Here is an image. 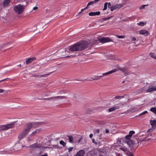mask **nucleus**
Listing matches in <instances>:
<instances>
[{
  "instance_id": "1",
  "label": "nucleus",
  "mask_w": 156,
  "mask_h": 156,
  "mask_svg": "<svg viewBox=\"0 0 156 156\" xmlns=\"http://www.w3.org/2000/svg\"><path fill=\"white\" fill-rule=\"evenodd\" d=\"M41 122H39L27 123L23 129L18 134V140L20 141L25 137L33 127H37L39 125H41Z\"/></svg>"
},
{
  "instance_id": "2",
  "label": "nucleus",
  "mask_w": 156,
  "mask_h": 156,
  "mask_svg": "<svg viewBox=\"0 0 156 156\" xmlns=\"http://www.w3.org/2000/svg\"><path fill=\"white\" fill-rule=\"evenodd\" d=\"M88 45L86 42L81 41L69 47V50L71 51H77L84 49Z\"/></svg>"
},
{
  "instance_id": "3",
  "label": "nucleus",
  "mask_w": 156,
  "mask_h": 156,
  "mask_svg": "<svg viewBox=\"0 0 156 156\" xmlns=\"http://www.w3.org/2000/svg\"><path fill=\"white\" fill-rule=\"evenodd\" d=\"M118 69H115L111 71H109L107 72L104 73L102 74V75H107L108 74H111L112 73H114L117 71L119 69L120 70L122 71L124 73H125L126 74L128 75V74L127 73L128 71L127 69L126 68H123L121 69L120 68H118Z\"/></svg>"
},
{
  "instance_id": "4",
  "label": "nucleus",
  "mask_w": 156,
  "mask_h": 156,
  "mask_svg": "<svg viewBox=\"0 0 156 156\" xmlns=\"http://www.w3.org/2000/svg\"><path fill=\"white\" fill-rule=\"evenodd\" d=\"M14 9L16 12L19 14L23 12L24 8L22 5H19L16 6L14 8Z\"/></svg>"
},
{
  "instance_id": "5",
  "label": "nucleus",
  "mask_w": 156,
  "mask_h": 156,
  "mask_svg": "<svg viewBox=\"0 0 156 156\" xmlns=\"http://www.w3.org/2000/svg\"><path fill=\"white\" fill-rule=\"evenodd\" d=\"M68 137L69 138V142L71 143H76L77 142V141L76 140H75V137H73L72 136H68ZM82 138H81L80 139H79L78 140L77 142L78 143H80V141L82 140Z\"/></svg>"
},
{
  "instance_id": "6",
  "label": "nucleus",
  "mask_w": 156,
  "mask_h": 156,
  "mask_svg": "<svg viewBox=\"0 0 156 156\" xmlns=\"http://www.w3.org/2000/svg\"><path fill=\"white\" fill-rule=\"evenodd\" d=\"M156 91V85H154V86H151L150 87L146 90L147 93L151 92L154 91Z\"/></svg>"
},
{
  "instance_id": "7",
  "label": "nucleus",
  "mask_w": 156,
  "mask_h": 156,
  "mask_svg": "<svg viewBox=\"0 0 156 156\" xmlns=\"http://www.w3.org/2000/svg\"><path fill=\"white\" fill-rule=\"evenodd\" d=\"M122 7V5H121L117 4L111 6L110 9L112 11H113L115 9H120Z\"/></svg>"
},
{
  "instance_id": "8",
  "label": "nucleus",
  "mask_w": 156,
  "mask_h": 156,
  "mask_svg": "<svg viewBox=\"0 0 156 156\" xmlns=\"http://www.w3.org/2000/svg\"><path fill=\"white\" fill-rule=\"evenodd\" d=\"M100 41L101 42L105 43L112 41L111 39L107 37H103L100 39Z\"/></svg>"
},
{
  "instance_id": "9",
  "label": "nucleus",
  "mask_w": 156,
  "mask_h": 156,
  "mask_svg": "<svg viewBox=\"0 0 156 156\" xmlns=\"http://www.w3.org/2000/svg\"><path fill=\"white\" fill-rule=\"evenodd\" d=\"M16 122H11V123L5 125L6 130L13 127L14 126V124Z\"/></svg>"
},
{
  "instance_id": "10",
  "label": "nucleus",
  "mask_w": 156,
  "mask_h": 156,
  "mask_svg": "<svg viewBox=\"0 0 156 156\" xmlns=\"http://www.w3.org/2000/svg\"><path fill=\"white\" fill-rule=\"evenodd\" d=\"M139 34H140L143 35L145 36H147L149 32L147 30H142L140 31Z\"/></svg>"
},
{
  "instance_id": "11",
  "label": "nucleus",
  "mask_w": 156,
  "mask_h": 156,
  "mask_svg": "<svg viewBox=\"0 0 156 156\" xmlns=\"http://www.w3.org/2000/svg\"><path fill=\"white\" fill-rule=\"evenodd\" d=\"M85 152L84 150H81L79 151L76 154L75 156H84Z\"/></svg>"
},
{
  "instance_id": "12",
  "label": "nucleus",
  "mask_w": 156,
  "mask_h": 156,
  "mask_svg": "<svg viewBox=\"0 0 156 156\" xmlns=\"http://www.w3.org/2000/svg\"><path fill=\"white\" fill-rule=\"evenodd\" d=\"M127 143L130 147H133L134 146V144L133 141L132 140L129 139L127 141Z\"/></svg>"
},
{
  "instance_id": "13",
  "label": "nucleus",
  "mask_w": 156,
  "mask_h": 156,
  "mask_svg": "<svg viewBox=\"0 0 156 156\" xmlns=\"http://www.w3.org/2000/svg\"><path fill=\"white\" fill-rule=\"evenodd\" d=\"M36 59V58L33 57L31 58H29L27 59L26 61V63L27 64H28L31 62L33 61Z\"/></svg>"
},
{
  "instance_id": "14",
  "label": "nucleus",
  "mask_w": 156,
  "mask_h": 156,
  "mask_svg": "<svg viewBox=\"0 0 156 156\" xmlns=\"http://www.w3.org/2000/svg\"><path fill=\"white\" fill-rule=\"evenodd\" d=\"M100 14V12L99 11L95 12H91L89 13V15L90 16H93L97 15H99Z\"/></svg>"
},
{
  "instance_id": "15",
  "label": "nucleus",
  "mask_w": 156,
  "mask_h": 156,
  "mask_svg": "<svg viewBox=\"0 0 156 156\" xmlns=\"http://www.w3.org/2000/svg\"><path fill=\"white\" fill-rule=\"evenodd\" d=\"M119 106H113L112 108H109L108 109V111L109 112H112L116 110L119 109Z\"/></svg>"
},
{
  "instance_id": "16",
  "label": "nucleus",
  "mask_w": 156,
  "mask_h": 156,
  "mask_svg": "<svg viewBox=\"0 0 156 156\" xmlns=\"http://www.w3.org/2000/svg\"><path fill=\"white\" fill-rule=\"evenodd\" d=\"M11 2V0H5L3 3L4 7H7L10 4Z\"/></svg>"
},
{
  "instance_id": "17",
  "label": "nucleus",
  "mask_w": 156,
  "mask_h": 156,
  "mask_svg": "<svg viewBox=\"0 0 156 156\" xmlns=\"http://www.w3.org/2000/svg\"><path fill=\"white\" fill-rule=\"evenodd\" d=\"M150 123L151 125L152 126L155 125L156 126V121L154 119L153 120H151L150 121Z\"/></svg>"
},
{
  "instance_id": "18",
  "label": "nucleus",
  "mask_w": 156,
  "mask_h": 156,
  "mask_svg": "<svg viewBox=\"0 0 156 156\" xmlns=\"http://www.w3.org/2000/svg\"><path fill=\"white\" fill-rule=\"evenodd\" d=\"M41 131V129H37L36 130L32 132L31 134L32 135H33L34 136L36 133H39Z\"/></svg>"
},
{
  "instance_id": "19",
  "label": "nucleus",
  "mask_w": 156,
  "mask_h": 156,
  "mask_svg": "<svg viewBox=\"0 0 156 156\" xmlns=\"http://www.w3.org/2000/svg\"><path fill=\"white\" fill-rule=\"evenodd\" d=\"M33 135H32L31 134L30 136L27 137V140L28 141H30L33 140L34 138L33 137Z\"/></svg>"
},
{
  "instance_id": "20",
  "label": "nucleus",
  "mask_w": 156,
  "mask_h": 156,
  "mask_svg": "<svg viewBox=\"0 0 156 156\" xmlns=\"http://www.w3.org/2000/svg\"><path fill=\"white\" fill-rule=\"evenodd\" d=\"M30 147L33 148H37L39 147V145L35 143L32 145H31Z\"/></svg>"
},
{
  "instance_id": "21",
  "label": "nucleus",
  "mask_w": 156,
  "mask_h": 156,
  "mask_svg": "<svg viewBox=\"0 0 156 156\" xmlns=\"http://www.w3.org/2000/svg\"><path fill=\"white\" fill-rule=\"evenodd\" d=\"M150 111L154 114H156V107L151 108L150 109Z\"/></svg>"
},
{
  "instance_id": "22",
  "label": "nucleus",
  "mask_w": 156,
  "mask_h": 156,
  "mask_svg": "<svg viewBox=\"0 0 156 156\" xmlns=\"http://www.w3.org/2000/svg\"><path fill=\"white\" fill-rule=\"evenodd\" d=\"M5 125H2L0 126V131L6 130Z\"/></svg>"
},
{
  "instance_id": "23",
  "label": "nucleus",
  "mask_w": 156,
  "mask_h": 156,
  "mask_svg": "<svg viewBox=\"0 0 156 156\" xmlns=\"http://www.w3.org/2000/svg\"><path fill=\"white\" fill-rule=\"evenodd\" d=\"M150 55L151 57L155 59H156V56L155 55L154 53L151 52L150 53Z\"/></svg>"
},
{
  "instance_id": "24",
  "label": "nucleus",
  "mask_w": 156,
  "mask_h": 156,
  "mask_svg": "<svg viewBox=\"0 0 156 156\" xmlns=\"http://www.w3.org/2000/svg\"><path fill=\"white\" fill-rule=\"evenodd\" d=\"M55 98V100L56 99H58L60 98V99H62L63 98H66V97L65 96H56L54 97Z\"/></svg>"
},
{
  "instance_id": "25",
  "label": "nucleus",
  "mask_w": 156,
  "mask_h": 156,
  "mask_svg": "<svg viewBox=\"0 0 156 156\" xmlns=\"http://www.w3.org/2000/svg\"><path fill=\"white\" fill-rule=\"evenodd\" d=\"M40 100H55V98H54V97H52V98H40L39 99Z\"/></svg>"
},
{
  "instance_id": "26",
  "label": "nucleus",
  "mask_w": 156,
  "mask_h": 156,
  "mask_svg": "<svg viewBox=\"0 0 156 156\" xmlns=\"http://www.w3.org/2000/svg\"><path fill=\"white\" fill-rule=\"evenodd\" d=\"M59 143L60 144L62 145L63 147H65L66 146V143L63 140H61L60 141Z\"/></svg>"
},
{
  "instance_id": "27",
  "label": "nucleus",
  "mask_w": 156,
  "mask_h": 156,
  "mask_svg": "<svg viewBox=\"0 0 156 156\" xmlns=\"http://www.w3.org/2000/svg\"><path fill=\"white\" fill-rule=\"evenodd\" d=\"M103 76H94V78L95 79L94 80H99L101 79V77H102Z\"/></svg>"
},
{
  "instance_id": "28",
  "label": "nucleus",
  "mask_w": 156,
  "mask_h": 156,
  "mask_svg": "<svg viewBox=\"0 0 156 156\" xmlns=\"http://www.w3.org/2000/svg\"><path fill=\"white\" fill-rule=\"evenodd\" d=\"M135 133V132L134 131H133V130L130 131L129 132V136H130L131 137L132 136V135L133 134H134Z\"/></svg>"
},
{
  "instance_id": "29",
  "label": "nucleus",
  "mask_w": 156,
  "mask_h": 156,
  "mask_svg": "<svg viewBox=\"0 0 156 156\" xmlns=\"http://www.w3.org/2000/svg\"><path fill=\"white\" fill-rule=\"evenodd\" d=\"M94 3H95L94 2V1L90 2L88 3L87 6V7H88L89 6L93 5Z\"/></svg>"
},
{
  "instance_id": "30",
  "label": "nucleus",
  "mask_w": 156,
  "mask_h": 156,
  "mask_svg": "<svg viewBox=\"0 0 156 156\" xmlns=\"http://www.w3.org/2000/svg\"><path fill=\"white\" fill-rule=\"evenodd\" d=\"M124 97L123 96H116L114 98L115 99H121L123 98H124Z\"/></svg>"
},
{
  "instance_id": "31",
  "label": "nucleus",
  "mask_w": 156,
  "mask_h": 156,
  "mask_svg": "<svg viewBox=\"0 0 156 156\" xmlns=\"http://www.w3.org/2000/svg\"><path fill=\"white\" fill-rule=\"evenodd\" d=\"M108 3L107 2H106L104 4V8L103 9V10H106L107 8Z\"/></svg>"
},
{
  "instance_id": "32",
  "label": "nucleus",
  "mask_w": 156,
  "mask_h": 156,
  "mask_svg": "<svg viewBox=\"0 0 156 156\" xmlns=\"http://www.w3.org/2000/svg\"><path fill=\"white\" fill-rule=\"evenodd\" d=\"M50 74H45L43 75H40V76H39L40 77V78H41L42 77H45L49 75Z\"/></svg>"
},
{
  "instance_id": "33",
  "label": "nucleus",
  "mask_w": 156,
  "mask_h": 156,
  "mask_svg": "<svg viewBox=\"0 0 156 156\" xmlns=\"http://www.w3.org/2000/svg\"><path fill=\"white\" fill-rule=\"evenodd\" d=\"M147 113V111H145L142 112L138 116H140L141 115H144L145 114Z\"/></svg>"
},
{
  "instance_id": "34",
  "label": "nucleus",
  "mask_w": 156,
  "mask_h": 156,
  "mask_svg": "<svg viewBox=\"0 0 156 156\" xmlns=\"http://www.w3.org/2000/svg\"><path fill=\"white\" fill-rule=\"evenodd\" d=\"M137 24L141 26H143L144 25V23L143 22H140L139 23H137Z\"/></svg>"
},
{
  "instance_id": "35",
  "label": "nucleus",
  "mask_w": 156,
  "mask_h": 156,
  "mask_svg": "<svg viewBox=\"0 0 156 156\" xmlns=\"http://www.w3.org/2000/svg\"><path fill=\"white\" fill-rule=\"evenodd\" d=\"M73 149V147H69L68 148V151L69 152H70L72 151Z\"/></svg>"
},
{
  "instance_id": "36",
  "label": "nucleus",
  "mask_w": 156,
  "mask_h": 156,
  "mask_svg": "<svg viewBox=\"0 0 156 156\" xmlns=\"http://www.w3.org/2000/svg\"><path fill=\"white\" fill-rule=\"evenodd\" d=\"M88 8V7H87V6H86L85 8H84V9H81V11L79 13V14H80V13H82V12H83L84 10L86 9H87Z\"/></svg>"
},
{
  "instance_id": "37",
  "label": "nucleus",
  "mask_w": 156,
  "mask_h": 156,
  "mask_svg": "<svg viewBox=\"0 0 156 156\" xmlns=\"http://www.w3.org/2000/svg\"><path fill=\"white\" fill-rule=\"evenodd\" d=\"M148 5V4H147V5H143L142 6H140V9H144L145 6H147Z\"/></svg>"
},
{
  "instance_id": "38",
  "label": "nucleus",
  "mask_w": 156,
  "mask_h": 156,
  "mask_svg": "<svg viewBox=\"0 0 156 156\" xmlns=\"http://www.w3.org/2000/svg\"><path fill=\"white\" fill-rule=\"evenodd\" d=\"M94 78V77L90 78L89 79H88V80H89V81H92V80H94L95 79Z\"/></svg>"
},
{
  "instance_id": "39",
  "label": "nucleus",
  "mask_w": 156,
  "mask_h": 156,
  "mask_svg": "<svg viewBox=\"0 0 156 156\" xmlns=\"http://www.w3.org/2000/svg\"><path fill=\"white\" fill-rule=\"evenodd\" d=\"M117 37L119 38H123L124 37V36L122 35L117 36Z\"/></svg>"
},
{
  "instance_id": "40",
  "label": "nucleus",
  "mask_w": 156,
  "mask_h": 156,
  "mask_svg": "<svg viewBox=\"0 0 156 156\" xmlns=\"http://www.w3.org/2000/svg\"><path fill=\"white\" fill-rule=\"evenodd\" d=\"M67 92H68V91L67 90H62V91H61V93H62V94H63V93L65 94L66 93H67Z\"/></svg>"
},
{
  "instance_id": "41",
  "label": "nucleus",
  "mask_w": 156,
  "mask_h": 156,
  "mask_svg": "<svg viewBox=\"0 0 156 156\" xmlns=\"http://www.w3.org/2000/svg\"><path fill=\"white\" fill-rule=\"evenodd\" d=\"M130 137H131L130 136L129 134L127 135V136H125L126 138V139H128V140L130 139Z\"/></svg>"
},
{
  "instance_id": "42",
  "label": "nucleus",
  "mask_w": 156,
  "mask_h": 156,
  "mask_svg": "<svg viewBox=\"0 0 156 156\" xmlns=\"http://www.w3.org/2000/svg\"><path fill=\"white\" fill-rule=\"evenodd\" d=\"M107 3H108V8L110 9L111 7V3L110 2H107Z\"/></svg>"
},
{
  "instance_id": "43",
  "label": "nucleus",
  "mask_w": 156,
  "mask_h": 156,
  "mask_svg": "<svg viewBox=\"0 0 156 156\" xmlns=\"http://www.w3.org/2000/svg\"><path fill=\"white\" fill-rule=\"evenodd\" d=\"M100 131L98 129H97L95 131V133L97 134H98L99 133Z\"/></svg>"
},
{
  "instance_id": "44",
  "label": "nucleus",
  "mask_w": 156,
  "mask_h": 156,
  "mask_svg": "<svg viewBox=\"0 0 156 156\" xmlns=\"http://www.w3.org/2000/svg\"><path fill=\"white\" fill-rule=\"evenodd\" d=\"M92 142L93 143L95 144V145H97V143L96 142H95V140L94 139L92 140Z\"/></svg>"
},
{
  "instance_id": "45",
  "label": "nucleus",
  "mask_w": 156,
  "mask_h": 156,
  "mask_svg": "<svg viewBox=\"0 0 156 156\" xmlns=\"http://www.w3.org/2000/svg\"><path fill=\"white\" fill-rule=\"evenodd\" d=\"M110 17H108V18H103V20L105 21H106V20H108L109 19H110Z\"/></svg>"
},
{
  "instance_id": "46",
  "label": "nucleus",
  "mask_w": 156,
  "mask_h": 156,
  "mask_svg": "<svg viewBox=\"0 0 156 156\" xmlns=\"http://www.w3.org/2000/svg\"><path fill=\"white\" fill-rule=\"evenodd\" d=\"M128 156H134V155L131 152H129L128 154Z\"/></svg>"
},
{
  "instance_id": "47",
  "label": "nucleus",
  "mask_w": 156,
  "mask_h": 156,
  "mask_svg": "<svg viewBox=\"0 0 156 156\" xmlns=\"http://www.w3.org/2000/svg\"><path fill=\"white\" fill-rule=\"evenodd\" d=\"M40 76V75H39L38 74H35L34 75V76L35 77H39L40 78V77L39 76Z\"/></svg>"
},
{
  "instance_id": "48",
  "label": "nucleus",
  "mask_w": 156,
  "mask_h": 156,
  "mask_svg": "<svg viewBox=\"0 0 156 156\" xmlns=\"http://www.w3.org/2000/svg\"><path fill=\"white\" fill-rule=\"evenodd\" d=\"M136 40V37H132V41H135Z\"/></svg>"
},
{
  "instance_id": "49",
  "label": "nucleus",
  "mask_w": 156,
  "mask_h": 156,
  "mask_svg": "<svg viewBox=\"0 0 156 156\" xmlns=\"http://www.w3.org/2000/svg\"><path fill=\"white\" fill-rule=\"evenodd\" d=\"M38 9V7L37 6H35L33 8V10H36Z\"/></svg>"
},
{
  "instance_id": "50",
  "label": "nucleus",
  "mask_w": 156,
  "mask_h": 156,
  "mask_svg": "<svg viewBox=\"0 0 156 156\" xmlns=\"http://www.w3.org/2000/svg\"><path fill=\"white\" fill-rule=\"evenodd\" d=\"M4 91V90L0 89V93H2Z\"/></svg>"
},
{
  "instance_id": "51",
  "label": "nucleus",
  "mask_w": 156,
  "mask_h": 156,
  "mask_svg": "<svg viewBox=\"0 0 156 156\" xmlns=\"http://www.w3.org/2000/svg\"><path fill=\"white\" fill-rule=\"evenodd\" d=\"M9 78H6V79H5L4 80H0V82H2V81H3L8 79Z\"/></svg>"
},
{
  "instance_id": "52",
  "label": "nucleus",
  "mask_w": 156,
  "mask_h": 156,
  "mask_svg": "<svg viewBox=\"0 0 156 156\" xmlns=\"http://www.w3.org/2000/svg\"><path fill=\"white\" fill-rule=\"evenodd\" d=\"M100 0H94V1L95 3H96V2H98V1H99Z\"/></svg>"
},
{
  "instance_id": "53",
  "label": "nucleus",
  "mask_w": 156,
  "mask_h": 156,
  "mask_svg": "<svg viewBox=\"0 0 156 156\" xmlns=\"http://www.w3.org/2000/svg\"><path fill=\"white\" fill-rule=\"evenodd\" d=\"M109 132V130L108 129H105V132H106V133H108Z\"/></svg>"
},
{
  "instance_id": "54",
  "label": "nucleus",
  "mask_w": 156,
  "mask_h": 156,
  "mask_svg": "<svg viewBox=\"0 0 156 156\" xmlns=\"http://www.w3.org/2000/svg\"><path fill=\"white\" fill-rule=\"evenodd\" d=\"M93 136V134H92L91 133L89 135V136L90 138H92V137Z\"/></svg>"
},
{
  "instance_id": "55",
  "label": "nucleus",
  "mask_w": 156,
  "mask_h": 156,
  "mask_svg": "<svg viewBox=\"0 0 156 156\" xmlns=\"http://www.w3.org/2000/svg\"><path fill=\"white\" fill-rule=\"evenodd\" d=\"M121 149L123 151H125L124 149L123 148H121Z\"/></svg>"
},
{
  "instance_id": "56",
  "label": "nucleus",
  "mask_w": 156,
  "mask_h": 156,
  "mask_svg": "<svg viewBox=\"0 0 156 156\" xmlns=\"http://www.w3.org/2000/svg\"><path fill=\"white\" fill-rule=\"evenodd\" d=\"M18 66H19L20 67H21L22 66L21 65V64H20L19 65H18Z\"/></svg>"
}]
</instances>
